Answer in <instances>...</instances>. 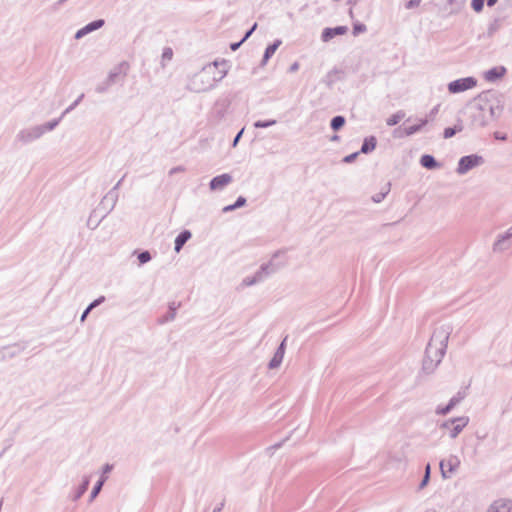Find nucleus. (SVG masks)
<instances>
[{"mask_svg": "<svg viewBox=\"0 0 512 512\" xmlns=\"http://www.w3.org/2000/svg\"><path fill=\"white\" fill-rule=\"evenodd\" d=\"M150 254L149 252H142L139 254L138 259L141 264L146 263L150 260Z\"/></svg>", "mask_w": 512, "mask_h": 512, "instance_id": "20", "label": "nucleus"}, {"mask_svg": "<svg viewBox=\"0 0 512 512\" xmlns=\"http://www.w3.org/2000/svg\"><path fill=\"white\" fill-rule=\"evenodd\" d=\"M489 512H512V502L506 500L496 501L490 507Z\"/></svg>", "mask_w": 512, "mask_h": 512, "instance_id": "7", "label": "nucleus"}, {"mask_svg": "<svg viewBox=\"0 0 512 512\" xmlns=\"http://www.w3.org/2000/svg\"><path fill=\"white\" fill-rule=\"evenodd\" d=\"M356 155H357V154L355 153V154H351V155H349V156H346V157H345V159H344V160H345V162H350V161H352V160L356 157Z\"/></svg>", "mask_w": 512, "mask_h": 512, "instance_id": "28", "label": "nucleus"}, {"mask_svg": "<svg viewBox=\"0 0 512 512\" xmlns=\"http://www.w3.org/2000/svg\"><path fill=\"white\" fill-rule=\"evenodd\" d=\"M105 481V478L103 477L98 483L97 485L94 487L92 493H91V497L92 499L95 498L97 496V494L99 493V491L101 490V487L103 485Z\"/></svg>", "mask_w": 512, "mask_h": 512, "instance_id": "16", "label": "nucleus"}, {"mask_svg": "<svg viewBox=\"0 0 512 512\" xmlns=\"http://www.w3.org/2000/svg\"><path fill=\"white\" fill-rule=\"evenodd\" d=\"M346 26H338L335 28H326L322 33V40L324 42L330 41L332 38L338 35H344L347 32Z\"/></svg>", "mask_w": 512, "mask_h": 512, "instance_id": "5", "label": "nucleus"}, {"mask_svg": "<svg viewBox=\"0 0 512 512\" xmlns=\"http://www.w3.org/2000/svg\"><path fill=\"white\" fill-rule=\"evenodd\" d=\"M498 0H487L488 6H493Z\"/></svg>", "mask_w": 512, "mask_h": 512, "instance_id": "31", "label": "nucleus"}, {"mask_svg": "<svg viewBox=\"0 0 512 512\" xmlns=\"http://www.w3.org/2000/svg\"><path fill=\"white\" fill-rule=\"evenodd\" d=\"M121 67L124 69V71H127L129 68L128 64H122Z\"/></svg>", "mask_w": 512, "mask_h": 512, "instance_id": "33", "label": "nucleus"}, {"mask_svg": "<svg viewBox=\"0 0 512 512\" xmlns=\"http://www.w3.org/2000/svg\"><path fill=\"white\" fill-rule=\"evenodd\" d=\"M366 30V26L363 24H355L353 27V33L354 35H357L361 32H364Z\"/></svg>", "mask_w": 512, "mask_h": 512, "instance_id": "21", "label": "nucleus"}, {"mask_svg": "<svg viewBox=\"0 0 512 512\" xmlns=\"http://www.w3.org/2000/svg\"><path fill=\"white\" fill-rule=\"evenodd\" d=\"M429 476H430V465H427L426 469H425V476L421 483V487H424L427 484V482L429 480Z\"/></svg>", "mask_w": 512, "mask_h": 512, "instance_id": "22", "label": "nucleus"}, {"mask_svg": "<svg viewBox=\"0 0 512 512\" xmlns=\"http://www.w3.org/2000/svg\"><path fill=\"white\" fill-rule=\"evenodd\" d=\"M298 67H299V64H298V63H294V64L292 65V67H291V70H292V71H296V70L298 69Z\"/></svg>", "mask_w": 512, "mask_h": 512, "instance_id": "32", "label": "nucleus"}, {"mask_svg": "<svg viewBox=\"0 0 512 512\" xmlns=\"http://www.w3.org/2000/svg\"><path fill=\"white\" fill-rule=\"evenodd\" d=\"M495 137L497 139H501V140H505L506 139L505 135H500L499 133H495Z\"/></svg>", "mask_w": 512, "mask_h": 512, "instance_id": "30", "label": "nucleus"}, {"mask_svg": "<svg viewBox=\"0 0 512 512\" xmlns=\"http://www.w3.org/2000/svg\"><path fill=\"white\" fill-rule=\"evenodd\" d=\"M345 124V119L342 116H336L331 121V127L334 130L340 129Z\"/></svg>", "mask_w": 512, "mask_h": 512, "instance_id": "12", "label": "nucleus"}, {"mask_svg": "<svg viewBox=\"0 0 512 512\" xmlns=\"http://www.w3.org/2000/svg\"><path fill=\"white\" fill-rule=\"evenodd\" d=\"M467 424L468 418L460 417L445 422L442 427L447 430L450 437L455 438Z\"/></svg>", "mask_w": 512, "mask_h": 512, "instance_id": "2", "label": "nucleus"}, {"mask_svg": "<svg viewBox=\"0 0 512 512\" xmlns=\"http://www.w3.org/2000/svg\"><path fill=\"white\" fill-rule=\"evenodd\" d=\"M472 8L476 11V12H480L482 9H483V0H472Z\"/></svg>", "mask_w": 512, "mask_h": 512, "instance_id": "17", "label": "nucleus"}, {"mask_svg": "<svg viewBox=\"0 0 512 512\" xmlns=\"http://www.w3.org/2000/svg\"><path fill=\"white\" fill-rule=\"evenodd\" d=\"M417 129H418V127H417V128H410V129H409V131H408V133H409V134H412V133H413V132H415Z\"/></svg>", "mask_w": 512, "mask_h": 512, "instance_id": "34", "label": "nucleus"}, {"mask_svg": "<svg viewBox=\"0 0 512 512\" xmlns=\"http://www.w3.org/2000/svg\"><path fill=\"white\" fill-rule=\"evenodd\" d=\"M460 461L456 456H450L440 463V469L443 477H450L453 472L459 467Z\"/></svg>", "mask_w": 512, "mask_h": 512, "instance_id": "3", "label": "nucleus"}, {"mask_svg": "<svg viewBox=\"0 0 512 512\" xmlns=\"http://www.w3.org/2000/svg\"><path fill=\"white\" fill-rule=\"evenodd\" d=\"M477 84V81L472 77L462 78L451 82L448 85L450 93H459L469 89H472Z\"/></svg>", "mask_w": 512, "mask_h": 512, "instance_id": "1", "label": "nucleus"}, {"mask_svg": "<svg viewBox=\"0 0 512 512\" xmlns=\"http://www.w3.org/2000/svg\"><path fill=\"white\" fill-rule=\"evenodd\" d=\"M402 116L399 115V114H394L392 116H390L388 119H387V124L389 126H393V125H396L400 120H401Z\"/></svg>", "mask_w": 512, "mask_h": 512, "instance_id": "15", "label": "nucleus"}, {"mask_svg": "<svg viewBox=\"0 0 512 512\" xmlns=\"http://www.w3.org/2000/svg\"><path fill=\"white\" fill-rule=\"evenodd\" d=\"M420 2H421V0H410V1L407 3L406 7H407L408 9H410V8H412V7L418 6V5L420 4Z\"/></svg>", "mask_w": 512, "mask_h": 512, "instance_id": "25", "label": "nucleus"}, {"mask_svg": "<svg viewBox=\"0 0 512 512\" xmlns=\"http://www.w3.org/2000/svg\"><path fill=\"white\" fill-rule=\"evenodd\" d=\"M240 136H241V132L237 135V137H236V139H235V142H237V141H238V139L240 138Z\"/></svg>", "mask_w": 512, "mask_h": 512, "instance_id": "36", "label": "nucleus"}, {"mask_svg": "<svg viewBox=\"0 0 512 512\" xmlns=\"http://www.w3.org/2000/svg\"><path fill=\"white\" fill-rule=\"evenodd\" d=\"M191 238V233L187 230L181 232L175 239V251L179 252L183 245Z\"/></svg>", "mask_w": 512, "mask_h": 512, "instance_id": "9", "label": "nucleus"}, {"mask_svg": "<svg viewBox=\"0 0 512 512\" xmlns=\"http://www.w3.org/2000/svg\"><path fill=\"white\" fill-rule=\"evenodd\" d=\"M481 162V158L475 155L462 157L459 161L458 172L463 174L471 168L477 166Z\"/></svg>", "mask_w": 512, "mask_h": 512, "instance_id": "4", "label": "nucleus"}, {"mask_svg": "<svg viewBox=\"0 0 512 512\" xmlns=\"http://www.w3.org/2000/svg\"><path fill=\"white\" fill-rule=\"evenodd\" d=\"M375 146H376V140L374 137L366 139L362 145L361 152L368 153V152L374 150Z\"/></svg>", "mask_w": 512, "mask_h": 512, "instance_id": "11", "label": "nucleus"}, {"mask_svg": "<svg viewBox=\"0 0 512 512\" xmlns=\"http://www.w3.org/2000/svg\"><path fill=\"white\" fill-rule=\"evenodd\" d=\"M232 181V178L229 174H222L217 177H214L210 182V187L212 190L222 189L226 185H228Z\"/></svg>", "mask_w": 512, "mask_h": 512, "instance_id": "6", "label": "nucleus"}, {"mask_svg": "<svg viewBox=\"0 0 512 512\" xmlns=\"http://www.w3.org/2000/svg\"><path fill=\"white\" fill-rule=\"evenodd\" d=\"M164 57L168 58V59H171L172 57V51L171 50H168L166 52H164L163 54Z\"/></svg>", "mask_w": 512, "mask_h": 512, "instance_id": "29", "label": "nucleus"}, {"mask_svg": "<svg viewBox=\"0 0 512 512\" xmlns=\"http://www.w3.org/2000/svg\"><path fill=\"white\" fill-rule=\"evenodd\" d=\"M238 46H239V44H233L232 49L235 50Z\"/></svg>", "mask_w": 512, "mask_h": 512, "instance_id": "35", "label": "nucleus"}, {"mask_svg": "<svg viewBox=\"0 0 512 512\" xmlns=\"http://www.w3.org/2000/svg\"><path fill=\"white\" fill-rule=\"evenodd\" d=\"M271 124H274V121L273 122H267V123L259 121V122L255 123V127H268Z\"/></svg>", "mask_w": 512, "mask_h": 512, "instance_id": "27", "label": "nucleus"}, {"mask_svg": "<svg viewBox=\"0 0 512 512\" xmlns=\"http://www.w3.org/2000/svg\"><path fill=\"white\" fill-rule=\"evenodd\" d=\"M281 359H282V355L279 356V358H277V355L271 360L270 362V367L274 368V367H277L279 365V363L281 362Z\"/></svg>", "mask_w": 512, "mask_h": 512, "instance_id": "24", "label": "nucleus"}, {"mask_svg": "<svg viewBox=\"0 0 512 512\" xmlns=\"http://www.w3.org/2000/svg\"><path fill=\"white\" fill-rule=\"evenodd\" d=\"M100 303V300H96L94 301L93 303H91L88 308L84 311L82 317H81V321H84L85 318L87 317L88 313L96 306Z\"/></svg>", "mask_w": 512, "mask_h": 512, "instance_id": "18", "label": "nucleus"}, {"mask_svg": "<svg viewBox=\"0 0 512 512\" xmlns=\"http://www.w3.org/2000/svg\"><path fill=\"white\" fill-rule=\"evenodd\" d=\"M245 202H246L245 198L239 197L235 204L226 206L224 208V211H231V210H233L235 208L241 207V206H243L245 204Z\"/></svg>", "mask_w": 512, "mask_h": 512, "instance_id": "14", "label": "nucleus"}, {"mask_svg": "<svg viewBox=\"0 0 512 512\" xmlns=\"http://www.w3.org/2000/svg\"><path fill=\"white\" fill-rule=\"evenodd\" d=\"M87 30L85 27H83L82 29H80L77 33H76V38H81L82 36H84L85 34H87Z\"/></svg>", "mask_w": 512, "mask_h": 512, "instance_id": "26", "label": "nucleus"}, {"mask_svg": "<svg viewBox=\"0 0 512 512\" xmlns=\"http://www.w3.org/2000/svg\"><path fill=\"white\" fill-rule=\"evenodd\" d=\"M455 133H456V130L454 128H446L444 130V137L450 138V137L454 136Z\"/></svg>", "mask_w": 512, "mask_h": 512, "instance_id": "23", "label": "nucleus"}, {"mask_svg": "<svg viewBox=\"0 0 512 512\" xmlns=\"http://www.w3.org/2000/svg\"><path fill=\"white\" fill-rule=\"evenodd\" d=\"M421 165L425 168H428V169H433L437 166V163L434 159V157H432L431 155H423L421 157Z\"/></svg>", "mask_w": 512, "mask_h": 512, "instance_id": "10", "label": "nucleus"}, {"mask_svg": "<svg viewBox=\"0 0 512 512\" xmlns=\"http://www.w3.org/2000/svg\"><path fill=\"white\" fill-rule=\"evenodd\" d=\"M277 49V45L273 44V45H269L267 48H266V51H265V58H269L270 56H272L275 51Z\"/></svg>", "mask_w": 512, "mask_h": 512, "instance_id": "19", "label": "nucleus"}, {"mask_svg": "<svg viewBox=\"0 0 512 512\" xmlns=\"http://www.w3.org/2000/svg\"><path fill=\"white\" fill-rule=\"evenodd\" d=\"M505 72H506V69L504 67H495V68L488 70L485 73V78L488 81H493L498 78H501L505 74Z\"/></svg>", "mask_w": 512, "mask_h": 512, "instance_id": "8", "label": "nucleus"}, {"mask_svg": "<svg viewBox=\"0 0 512 512\" xmlns=\"http://www.w3.org/2000/svg\"><path fill=\"white\" fill-rule=\"evenodd\" d=\"M104 24V21L103 20H97V21H94L88 25L85 26L87 32H91V31H94L98 28H100L102 25Z\"/></svg>", "mask_w": 512, "mask_h": 512, "instance_id": "13", "label": "nucleus"}]
</instances>
